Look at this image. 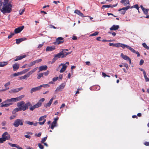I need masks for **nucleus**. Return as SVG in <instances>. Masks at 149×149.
<instances>
[{
  "label": "nucleus",
  "instance_id": "obj_1",
  "mask_svg": "<svg viewBox=\"0 0 149 149\" xmlns=\"http://www.w3.org/2000/svg\"><path fill=\"white\" fill-rule=\"evenodd\" d=\"M19 100V97L8 99L0 104L1 107H7L13 104V102H16Z\"/></svg>",
  "mask_w": 149,
  "mask_h": 149
},
{
  "label": "nucleus",
  "instance_id": "obj_2",
  "mask_svg": "<svg viewBox=\"0 0 149 149\" xmlns=\"http://www.w3.org/2000/svg\"><path fill=\"white\" fill-rule=\"evenodd\" d=\"M12 5L9 3H5L3 4L1 10L3 14L9 13L11 11Z\"/></svg>",
  "mask_w": 149,
  "mask_h": 149
},
{
  "label": "nucleus",
  "instance_id": "obj_3",
  "mask_svg": "<svg viewBox=\"0 0 149 149\" xmlns=\"http://www.w3.org/2000/svg\"><path fill=\"white\" fill-rule=\"evenodd\" d=\"M31 106V103L29 102L25 103L24 102L21 101L19 102V111H24L28 109L29 106Z\"/></svg>",
  "mask_w": 149,
  "mask_h": 149
},
{
  "label": "nucleus",
  "instance_id": "obj_4",
  "mask_svg": "<svg viewBox=\"0 0 149 149\" xmlns=\"http://www.w3.org/2000/svg\"><path fill=\"white\" fill-rule=\"evenodd\" d=\"M45 100V99L44 98H42L40 100L38 103L32 106L31 104V106H30L29 110L31 111H33L34 109L36 108H37L39 107H40L42 104V103Z\"/></svg>",
  "mask_w": 149,
  "mask_h": 149
},
{
  "label": "nucleus",
  "instance_id": "obj_5",
  "mask_svg": "<svg viewBox=\"0 0 149 149\" xmlns=\"http://www.w3.org/2000/svg\"><path fill=\"white\" fill-rule=\"evenodd\" d=\"M2 137L0 138V143H3L6 140H9L10 137L7 132H5L2 135Z\"/></svg>",
  "mask_w": 149,
  "mask_h": 149
},
{
  "label": "nucleus",
  "instance_id": "obj_6",
  "mask_svg": "<svg viewBox=\"0 0 149 149\" xmlns=\"http://www.w3.org/2000/svg\"><path fill=\"white\" fill-rule=\"evenodd\" d=\"M46 117V116L44 115L40 117L39 119V122H38V124L40 125H43L45 123L46 120L45 118Z\"/></svg>",
  "mask_w": 149,
  "mask_h": 149
},
{
  "label": "nucleus",
  "instance_id": "obj_7",
  "mask_svg": "<svg viewBox=\"0 0 149 149\" xmlns=\"http://www.w3.org/2000/svg\"><path fill=\"white\" fill-rule=\"evenodd\" d=\"M133 7V6L130 7L129 6H127L125 7H123L122 8L119 9L118 11H120V13L122 14H124L126 12V11L129 8H132Z\"/></svg>",
  "mask_w": 149,
  "mask_h": 149
},
{
  "label": "nucleus",
  "instance_id": "obj_8",
  "mask_svg": "<svg viewBox=\"0 0 149 149\" xmlns=\"http://www.w3.org/2000/svg\"><path fill=\"white\" fill-rule=\"evenodd\" d=\"M63 38L61 37H59L56 39V42L54 43L56 45H58L59 44L62 43L64 41L63 40Z\"/></svg>",
  "mask_w": 149,
  "mask_h": 149
},
{
  "label": "nucleus",
  "instance_id": "obj_9",
  "mask_svg": "<svg viewBox=\"0 0 149 149\" xmlns=\"http://www.w3.org/2000/svg\"><path fill=\"white\" fill-rule=\"evenodd\" d=\"M121 56L124 59L128 60L130 64H131V59L129 57L126 55H124L123 53L121 54Z\"/></svg>",
  "mask_w": 149,
  "mask_h": 149
},
{
  "label": "nucleus",
  "instance_id": "obj_10",
  "mask_svg": "<svg viewBox=\"0 0 149 149\" xmlns=\"http://www.w3.org/2000/svg\"><path fill=\"white\" fill-rule=\"evenodd\" d=\"M66 85L65 83H62L59 86H58L55 90V91H60L64 88Z\"/></svg>",
  "mask_w": 149,
  "mask_h": 149
},
{
  "label": "nucleus",
  "instance_id": "obj_11",
  "mask_svg": "<svg viewBox=\"0 0 149 149\" xmlns=\"http://www.w3.org/2000/svg\"><path fill=\"white\" fill-rule=\"evenodd\" d=\"M56 97V96H54V97H53L50 99V100H49L48 103L45 104L44 106L46 107H50L52 103L53 100L54 99H55Z\"/></svg>",
  "mask_w": 149,
  "mask_h": 149
},
{
  "label": "nucleus",
  "instance_id": "obj_12",
  "mask_svg": "<svg viewBox=\"0 0 149 149\" xmlns=\"http://www.w3.org/2000/svg\"><path fill=\"white\" fill-rule=\"evenodd\" d=\"M61 65L62 66V68L60 70V72L61 73L63 72L66 70L67 66L66 65H65V64L61 63L60 65H59V67Z\"/></svg>",
  "mask_w": 149,
  "mask_h": 149
},
{
  "label": "nucleus",
  "instance_id": "obj_13",
  "mask_svg": "<svg viewBox=\"0 0 149 149\" xmlns=\"http://www.w3.org/2000/svg\"><path fill=\"white\" fill-rule=\"evenodd\" d=\"M14 32V33H11L8 36V38L9 39L12 36L14 35L15 33H19V27H17L15 30Z\"/></svg>",
  "mask_w": 149,
  "mask_h": 149
},
{
  "label": "nucleus",
  "instance_id": "obj_14",
  "mask_svg": "<svg viewBox=\"0 0 149 149\" xmlns=\"http://www.w3.org/2000/svg\"><path fill=\"white\" fill-rule=\"evenodd\" d=\"M119 25H113L109 29L111 31H116L119 29Z\"/></svg>",
  "mask_w": 149,
  "mask_h": 149
},
{
  "label": "nucleus",
  "instance_id": "obj_15",
  "mask_svg": "<svg viewBox=\"0 0 149 149\" xmlns=\"http://www.w3.org/2000/svg\"><path fill=\"white\" fill-rule=\"evenodd\" d=\"M55 47L54 46H48L47 47L46 49V51L47 52H48L49 51H53L55 49Z\"/></svg>",
  "mask_w": 149,
  "mask_h": 149
},
{
  "label": "nucleus",
  "instance_id": "obj_16",
  "mask_svg": "<svg viewBox=\"0 0 149 149\" xmlns=\"http://www.w3.org/2000/svg\"><path fill=\"white\" fill-rule=\"evenodd\" d=\"M47 67L46 65H42L39 68V70L38 72L43 70H45L47 69Z\"/></svg>",
  "mask_w": 149,
  "mask_h": 149
},
{
  "label": "nucleus",
  "instance_id": "obj_17",
  "mask_svg": "<svg viewBox=\"0 0 149 149\" xmlns=\"http://www.w3.org/2000/svg\"><path fill=\"white\" fill-rule=\"evenodd\" d=\"M40 89L39 86H38L36 87L32 88L30 92L31 93H32L33 92H35L37 91H39L40 90Z\"/></svg>",
  "mask_w": 149,
  "mask_h": 149
},
{
  "label": "nucleus",
  "instance_id": "obj_18",
  "mask_svg": "<svg viewBox=\"0 0 149 149\" xmlns=\"http://www.w3.org/2000/svg\"><path fill=\"white\" fill-rule=\"evenodd\" d=\"M74 13H76L78 15L82 17H86V16H84L83 14L81 13L79 10H76L74 11Z\"/></svg>",
  "mask_w": 149,
  "mask_h": 149
},
{
  "label": "nucleus",
  "instance_id": "obj_19",
  "mask_svg": "<svg viewBox=\"0 0 149 149\" xmlns=\"http://www.w3.org/2000/svg\"><path fill=\"white\" fill-rule=\"evenodd\" d=\"M120 2L125 6L130 4V1L129 0H121Z\"/></svg>",
  "mask_w": 149,
  "mask_h": 149
},
{
  "label": "nucleus",
  "instance_id": "obj_20",
  "mask_svg": "<svg viewBox=\"0 0 149 149\" xmlns=\"http://www.w3.org/2000/svg\"><path fill=\"white\" fill-rule=\"evenodd\" d=\"M19 91V88H15L11 89L9 91V93H17Z\"/></svg>",
  "mask_w": 149,
  "mask_h": 149
},
{
  "label": "nucleus",
  "instance_id": "obj_21",
  "mask_svg": "<svg viewBox=\"0 0 149 149\" xmlns=\"http://www.w3.org/2000/svg\"><path fill=\"white\" fill-rule=\"evenodd\" d=\"M63 52H61L55 56L58 59V58L62 57V56H63Z\"/></svg>",
  "mask_w": 149,
  "mask_h": 149
},
{
  "label": "nucleus",
  "instance_id": "obj_22",
  "mask_svg": "<svg viewBox=\"0 0 149 149\" xmlns=\"http://www.w3.org/2000/svg\"><path fill=\"white\" fill-rule=\"evenodd\" d=\"M13 70L14 71H16L19 69V65L17 63L14 64L13 66Z\"/></svg>",
  "mask_w": 149,
  "mask_h": 149
},
{
  "label": "nucleus",
  "instance_id": "obj_23",
  "mask_svg": "<svg viewBox=\"0 0 149 149\" xmlns=\"http://www.w3.org/2000/svg\"><path fill=\"white\" fill-rule=\"evenodd\" d=\"M30 76L29 75L28 73L24 75V76H21L19 77V79H25L27 77H29Z\"/></svg>",
  "mask_w": 149,
  "mask_h": 149
},
{
  "label": "nucleus",
  "instance_id": "obj_24",
  "mask_svg": "<svg viewBox=\"0 0 149 149\" xmlns=\"http://www.w3.org/2000/svg\"><path fill=\"white\" fill-rule=\"evenodd\" d=\"M38 67H36L34 69L31 70V71H29V72H28V73L30 76L33 73H34V72H35L38 69Z\"/></svg>",
  "mask_w": 149,
  "mask_h": 149
},
{
  "label": "nucleus",
  "instance_id": "obj_25",
  "mask_svg": "<svg viewBox=\"0 0 149 149\" xmlns=\"http://www.w3.org/2000/svg\"><path fill=\"white\" fill-rule=\"evenodd\" d=\"M57 124V122H53L51 124V126L50 127V128L52 129H53L54 127L56 126V125Z\"/></svg>",
  "mask_w": 149,
  "mask_h": 149
},
{
  "label": "nucleus",
  "instance_id": "obj_26",
  "mask_svg": "<svg viewBox=\"0 0 149 149\" xmlns=\"http://www.w3.org/2000/svg\"><path fill=\"white\" fill-rule=\"evenodd\" d=\"M13 125L16 127L19 126V119H17L13 124Z\"/></svg>",
  "mask_w": 149,
  "mask_h": 149
},
{
  "label": "nucleus",
  "instance_id": "obj_27",
  "mask_svg": "<svg viewBox=\"0 0 149 149\" xmlns=\"http://www.w3.org/2000/svg\"><path fill=\"white\" fill-rule=\"evenodd\" d=\"M8 63L7 62H0V67H3L7 65Z\"/></svg>",
  "mask_w": 149,
  "mask_h": 149
},
{
  "label": "nucleus",
  "instance_id": "obj_28",
  "mask_svg": "<svg viewBox=\"0 0 149 149\" xmlns=\"http://www.w3.org/2000/svg\"><path fill=\"white\" fill-rule=\"evenodd\" d=\"M30 70V68H28L26 69H25L23 70L22 71L19 72V75L22 74H24Z\"/></svg>",
  "mask_w": 149,
  "mask_h": 149
},
{
  "label": "nucleus",
  "instance_id": "obj_29",
  "mask_svg": "<svg viewBox=\"0 0 149 149\" xmlns=\"http://www.w3.org/2000/svg\"><path fill=\"white\" fill-rule=\"evenodd\" d=\"M49 86V84H42L40 85V86H39V87H40V89H41L42 88H47V87H48Z\"/></svg>",
  "mask_w": 149,
  "mask_h": 149
},
{
  "label": "nucleus",
  "instance_id": "obj_30",
  "mask_svg": "<svg viewBox=\"0 0 149 149\" xmlns=\"http://www.w3.org/2000/svg\"><path fill=\"white\" fill-rule=\"evenodd\" d=\"M8 144L12 147H15L17 148L18 149H19V146H17L16 144H12L10 143H8Z\"/></svg>",
  "mask_w": 149,
  "mask_h": 149
},
{
  "label": "nucleus",
  "instance_id": "obj_31",
  "mask_svg": "<svg viewBox=\"0 0 149 149\" xmlns=\"http://www.w3.org/2000/svg\"><path fill=\"white\" fill-rule=\"evenodd\" d=\"M121 47H122L123 49H125V48H126L127 49H128L129 46L125 44H122Z\"/></svg>",
  "mask_w": 149,
  "mask_h": 149
},
{
  "label": "nucleus",
  "instance_id": "obj_32",
  "mask_svg": "<svg viewBox=\"0 0 149 149\" xmlns=\"http://www.w3.org/2000/svg\"><path fill=\"white\" fill-rule=\"evenodd\" d=\"M19 75V72L17 73H15L10 75V77L11 78L17 76Z\"/></svg>",
  "mask_w": 149,
  "mask_h": 149
},
{
  "label": "nucleus",
  "instance_id": "obj_33",
  "mask_svg": "<svg viewBox=\"0 0 149 149\" xmlns=\"http://www.w3.org/2000/svg\"><path fill=\"white\" fill-rule=\"evenodd\" d=\"M149 9H146L145 8V9L142 10L143 13L146 15H147L148 13V12L149 11Z\"/></svg>",
  "mask_w": 149,
  "mask_h": 149
},
{
  "label": "nucleus",
  "instance_id": "obj_34",
  "mask_svg": "<svg viewBox=\"0 0 149 149\" xmlns=\"http://www.w3.org/2000/svg\"><path fill=\"white\" fill-rule=\"evenodd\" d=\"M143 46L145 48L147 49H149V47L147 46L146 44L145 43H143L142 44Z\"/></svg>",
  "mask_w": 149,
  "mask_h": 149
},
{
  "label": "nucleus",
  "instance_id": "obj_35",
  "mask_svg": "<svg viewBox=\"0 0 149 149\" xmlns=\"http://www.w3.org/2000/svg\"><path fill=\"white\" fill-rule=\"evenodd\" d=\"M26 56L25 54H23L19 56V60L22 59L24 58H25Z\"/></svg>",
  "mask_w": 149,
  "mask_h": 149
},
{
  "label": "nucleus",
  "instance_id": "obj_36",
  "mask_svg": "<svg viewBox=\"0 0 149 149\" xmlns=\"http://www.w3.org/2000/svg\"><path fill=\"white\" fill-rule=\"evenodd\" d=\"M25 10V9L24 8L20 9L19 11V14L20 15H22Z\"/></svg>",
  "mask_w": 149,
  "mask_h": 149
},
{
  "label": "nucleus",
  "instance_id": "obj_37",
  "mask_svg": "<svg viewBox=\"0 0 149 149\" xmlns=\"http://www.w3.org/2000/svg\"><path fill=\"white\" fill-rule=\"evenodd\" d=\"M122 44L120 43H115V47H121Z\"/></svg>",
  "mask_w": 149,
  "mask_h": 149
},
{
  "label": "nucleus",
  "instance_id": "obj_38",
  "mask_svg": "<svg viewBox=\"0 0 149 149\" xmlns=\"http://www.w3.org/2000/svg\"><path fill=\"white\" fill-rule=\"evenodd\" d=\"M47 136H46L45 137L43 138L41 141V142L42 143H44L47 140Z\"/></svg>",
  "mask_w": 149,
  "mask_h": 149
},
{
  "label": "nucleus",
  "instance_id": "obj_39",
  "mask_svg": "<svg viewBox=\"0 0 149 149\" xmlns=\"http://www.w3.org/2000/svg\"><path fill=\"white\" fill-rule=\"evenodd\" d=\"M144 76L146 81H149V79L147 77L146 73L144 74Z\"/></svg>",
  "mask_w": 149,
  "mask_h": 149
},
{
  "label": "nucleus",
  "instance_id": "obj_40",
  "mask_svg": "<svg viewBox=\"0 0 149 149\" xmlns=\"http://www.w3.org/2000/svg\"><path fill=\"white\" fill-rule=\"evenodd\" d=\"M35 64L34 61L33 62L30 63L28 65V66L31 67L34 65Z\"/></svg>",
  "mask_w": 149,
  "mask_h": 149
},
{
  "label": "nucleus",
  "instance_id": "obj_41",
  "mask_svg": "<svg viewBox=\"0 0 149 149\" xmlns=\"http://www.w3.org/2000/svg\"><path fill=\"white\" fill-rule=\"evenodd\" d=\"M128 49H129L130 51H131L133 53L135 52V51L134 49H133V48H132L130 46L129 47Z\"/></svg>",
  "mask_w": 149,
  "mask_h": 149
},
{
  "label": "nucleus",
  "instance_id": "obj_42",
  "mask_svg": "<svg viewBox=\"0 0 149 149\" xmlns=\"http://www.w3.org/2000/svg\"><path fill=\"white\" fill-rule=\"evenodd\" d=\"M98 33H99L98 32H96L94 33H93L91 34L90 35V36H97V35H98Z\"/></svg>",
  "mask_w": 149,
  "mask_h": 149
},
{
  "label": "nucleus",
  "instance_id": "obj_43",
  "mask_svg": "<svg viewBox=\"0 0 149 149\" xmlns=\"http://www.w3.org/2000/svg\"><path fill=\"white\" fill-rule=\"evenodd\" d=\"M43 73H40L38 75L37 78L38 79H40V78L43 77Z\"/></svg>",
  "mask_w": 149,
  "mask_h": 149
},
{
  "label": "nucleus",
  "instance_id": "obj_44",
  "mask_svg": "<svg viewBox=\"0 0 149 149\" xmlns=\"http://www.w3.org/2000/svg\"><path fill=\"white\" fill-rule=\"evenodd\" d=\"M38 146L40 149H43L44 146L41 144L39 143L38 144Z\"/></svg>",
  "mask_w": 149,
  "mask_h": 149
},
{
  "label": "nucleus",
  "instance_id": "obj_45",
  "mask_svg": "<svg viewBox=\"0 0 149 149\" xmlns=\"http://www.w3.org/2000/svg\"><path fill=\"white\" fill-rule=\"evenodd\" d=\"M26 123L30 125H32L33 124V122H30L29 121H26Z\"/></svg>",
  "mask_w": 149,
  "mask_h": 149
},
{
  "label": "nucleus",
  "instance_id": "obj_46",
  "mask_svg": "<svg viewBox=\"0 0 149 149\" xmlns=\"http://www.w3.org/2000/svg\"><path fill=\"white\" fill-rule=\"evenodd\" d=\"M123 66L126 68L127 70H128L129 69V67L128 66V65L127 63H123Z\"/></svg>",
  "mask_w": 149,
  "mask_h": 149
},
{
  "label": "nucleus",
  "instance_id": "obj_47",
  "mask_svg": "<svg viewBox=\"0 0 149 149\" xmlns=\"http://www.w3.org/2000/svg\"><path fill=\"white\" fill-rule=\"evenodd\" d=\"M26 39H27L25 38H19V43L22 42V41L26 40Z\"/></svg>",
  "mask_w": 149,
  "mask_h": 149
},
{
  "label": "nucleus",
  "instance_id": "obj_48",
  "mask_svg": "<svg viewBox=\"0 0 149 149\" xmlns=\"http://www.w3.org/2000/svg\"><path fill=\"white\" fill-rule=\"evenodd\" d=\"M41 59H39L37 60L34 61L35 63H38L42 61Z\"/></svg>",
  "mask_w": 149,
  "mask_h": 149
},
{
  "label": "nucleus",
  "instance_id": "obj_49",
  "mask_svg": "<svg viewBox=\"0 0 149 149\" xmlns=\"http://www.w3.org/2000/svg\"><path fill=\"white\" fill-rule=\"evenodd\" d=\"M24 26L19 27V33L24 29Z\"/></svg>",
  "mask_w": 149,
  "mask_h": 149
},
{
  "label": "nucleus",
  "instance_id": "obj_50",
  "mask_svg": "<svg viewBox=\"0 0 149 149\" xmlns=\"http://www.w3.org/2000/svg\"><path fill=\"white\" fill-rule=\"evenodd\" d=\"M133 8H136L138 10V11L139 12V8L138 7V5L136 4V5H134V6H133Z\"/></svg>",
  "mask_w": 149,
  "mask_h": 149
},
{
  "label": "nucleus",
  "instance_id": "obj_51",
  "mask_svg": "<svg viewBox=\"0 0 149 149\" xmlns=\"http://www.w3.org/2000/svg\"><path fill=\"white\" fill-rule=\"evenodd\" d=\"M54 57L53 58V59H52V63H54L55 62V61L57 59V58L55 56H54Z\"/></svg>",
  "mask_w": 149,
  "mask_h": 149
},
{
  "label": "nucleus",
  "instance_id": "obj_52",
  "mask_svg": "<svg viewBox=\"0 0 149 149\" xmlns=\"http://www.w3.org/2000/svg\"><path fill=\"white\" fill-rule=\"evenodd\" d=\"M144 62V61L143 60V59H141L140 61V62H139V65H142L143 64Z\"/></svg>",
  "mask_w": 149,
  "mask_h": 149
},
{
  "label": "nucleus",
  "instance_id": "obj_53",
  "mask_svg": "<svg viewBox=\"0 0 149 149\" xmlns=\"http://www.w3.org/2000/svg\"><path fill=\"white\" fill-rule=\"evenodd\" d=\"M10 84V82H8L7 83H6L5 85H4V86L5 87H6L7 86L9 85Z\"/></svg>",
  "mask_w": 149,
  "mask_h": 149
},
{
  "label": "nucleus",
  "instance_id": "obj_54",
  "mask_svg": "<svg viewBox=\"0 0 149 149\" xmlns=\"http://www.w3.org/2000/svg\"><path fill=\"white\" fill-rule=\"evenodd\" d=\"M109 8V5H103L102 7V8Z\"/></svg>",
  "mask_w": 149,
  "mask_h": 149
},
{
  "label": "nucleus",
  "instance_id": "obj_55",
  "mask_svg": "<svg viewBox=\"0 0 149 149\" xmlns=\"http://www.w3.org/2000/svg\"><path fill=\"white\" fill-rule=\"evenodd\" d=\"M58 78V77H54L52 79L53 81L54 82L55 81L57 80Z\"/></svg>",
  "mask_w": 149,
  "mask_h": 149
},
{
  "label": "nucleus",
  "instance_id": "obj_56",
  "mask_svg": "<svg viewBox=\"0 0 149 149\" xmlns=\"http://www.w3.org/2000/svg\"><path fill=\"white\" fill-rule=\"evenodd\" d=\"M16 116L15 115L11 116L10 117V119L11 120L14 118L16 117Z\"/></svg>",
  "mask_w": 149,
  "mask_h": 149
},
{
  "label": "nucleus",
  "instance_id": "obj_57",
  "mask_svg": "<svg viewBox=\"0 0 149 149\" xmlns=\"http://www.w3.org/2000/svg\"><path fill=\"white\" fill-rule=\"evenodd\" d=\"M24 136L27 138H28L29 139H30L31 137V136L30 135H25Z\"/></svg>",
  "mask_w": 149,
  "mask_h": 149
},
{
  "label": "nucleus",
  "instance_id": "obj_58",
  "mask_svg": "<svg viewBox=\"0 0 149 149\" xmlns=\"http://www.w3.org/2000/svg\"><path fill=\"white\" fill-rule=\"evenodd\" d=\"M109 45L110 46H113V47H115V43L114 44V43H110L109 44Z\"/></svg>",
  "mask_w": 149,
  "mask_h": 149
},
{
  "label": "nucleus",
  "instance_id": "obj_59",
  "mask_svg": "<svg viewBox=\"0 0 149 149\" xmlns=\"http://www.w3.org/2000/svg\"><path fill=\"white\" fill-rule=\"evenodd\" d=\"M23 123V121L19 119V125H22Z\"/></svg>",
  "mask_w": 149,
  "mask_h": 149
},
{
  "label": "nucleus",
  "instance_id": "obj_60",
  "mask_svg": "<svg viewBox=\"0 0 149 149\" xmlns=\"http://www.w3.org/2000/svg\"><path fill=\"white\" fill-rule=\"evenodd\" d=\"M63 56H62V58H64L67 55H68V52H66L65 53V54H64V53H63Z\"/></svg>",
  "mask_w": 149,
  "mask_h": 149
},
{
  "label": "nucleus",
  "instance_id": "obj_61",
  "mask_svg": "<svg viewBox=\"0 0 149 149\" xmlns=\"http://www.w3.org/2000/svg\"><path fill=\"white\" fill-rule=\"evenodd\" d=\"M6 123L5 121H3L1 123L2 126H5L6 125Z\"/></svg>",
  "mask_w": 149,
  "mask_h": 149
},
{
  "label": "nucleus",
  "instance_id": "obj_62",
  "mask_svg": "<svg viewBox=\"0 0 149 149\" xmlns=\"http://www.w3.org/2000/svg\"><path fill=\"white\" fill-rule=\"evenodd\" d=\"M25 96L24 95H22L19 96V100H21L22 98H24Z\"/></svg>",
  "mask_w": 149,
  "mask_h": 149
},
{
  "label": "nucleus",
  "instance_id": "obj_63",
  "mask_svg": "<svg viewBox=\"0 0 149 149\" xmlns=\"http://www.w3.org/2000/svg\"><path fill=\"white\" fill-rule=\"evenodd\" d=\"M139 69L141 71H143V75L146 74V72L142 68H139Z\"/></svg>",
  "mask_w": 149,
  "mask_h": 149
},
{
  "label": "nucleus",
  "instance_id": "obj_64",
  "mask_svg": "<svg viewBox=\"0 0 149 149\" xmlns=\"http://www.w3.org/2000/svg\"><path fill=\"white\" fill-rule=\"evenodd\" d=\"M144 144L146 146H149V142H145L144 143Z\"/></svg>",
  "mask_w": 149,
  "mask_h": 149
}]
</instances>
